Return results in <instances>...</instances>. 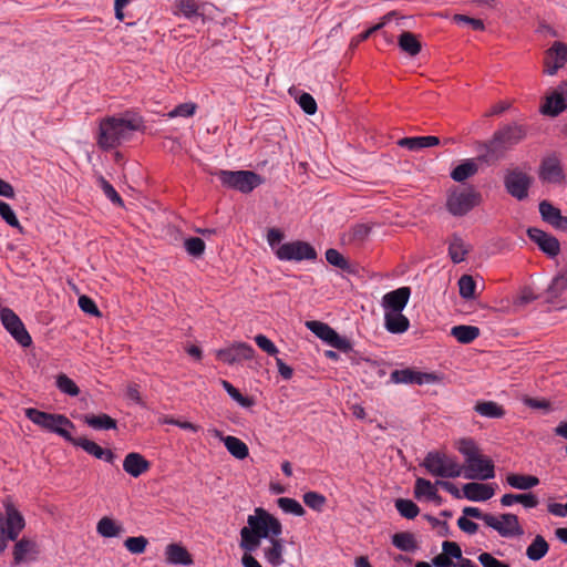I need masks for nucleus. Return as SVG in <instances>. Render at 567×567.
I'll return each mask as SVG.
<instances>
[{"mask_svg":"<svg viewBox=\"0 0 567 567\" xmlns=\"http://www.w3.org/2000/svg\"><path fill=\"white\" fill-rule=\"evenodd\" d=\"M142 124L138 116H107L100 122L96 144L103 151L116 148L130 141L134 132L141 130Z\"/></svg>","mask_w":567,"mask_h":567,"instance_id":"f257e3e1","label":"nucleus"},{"mask_svg":"<svg viewBox=\"0 0 567 567\" xmlns=\"http://www.w3.org/2000/svg\"><path fill=\"white\" fill-rule=\"evenodd\" d=\"M526 137V130L519 124H509L498 128L493 137L480 146V161L489 163L501 159L507 150Z\"/></svg>","mask_w":567,"mask_h":567,"instance_id":"f03ea898","label":"nucleus"},{"mask_svg":"<svg viewBox=\"0 0 567 567\" xmlns=\"http://www.w3.org/2000/svg\"><path fill=\"white\" fill-rule=\"evenodd\" d=\"M457 450L465 458V478L486 481L495 477L493 461L480 452L472 439H461Z\"/></svg>","mask_w":567,"mask_h":567,"instance_id":"7ed1b4c3","label":"nucleus"},{"mask_svg":"<svg viewBox=\"0 0 567 567\" xmlns=\"http://www.w3.org/2000/svg\"><path fill=\"white\" fill-rule=\"evenodd\" d=\"M422 466L433 476L455 478L461 476L463 467L456 458L442 452L432 451L426 454Z\"/></svg>","mask_w":567,"mask_h":567,"instance_id":"20e7f679","label":"nucleus"},{"mask_svg":"<svg viewBox=\"0 0 567 567\" xmlns=\"http://www.w3.org/2000/svg\"><path fill=\"white\" fill-rule=\"evenodd\" d=\"M213 174L219 178L223 186L244 194L252 192L264 183V178L252 171L218 169Z\"/></svg>","mask_w":567,"mask_h":567,"instance_id":"39448f33","label":"nucleus"},{"mask_svg":"<svg viewBox=\"0 0 567 567\" xmlns=\"http://www.w3.org/2000/svg\"><path fill=\"white\" fill-rule=\"evenodd\" d=\"M25 416L34 424L59 434L66 441L72 440V435L66 427L73 429L74 424L66 416L42 412L33 408L25 409Z\"/></svg>","mask_w":567,"mask_h":567,"instance_id":"423d86ee","label":"nucleus"},{"mask_svg":"<svg viewBox=\"0 0 567 567\" xmlns=\"http://www.w3.org/2000/svg\"><path fill=\"white\" fill-rule=\"evenodd\" d=\"M247 528L261 538L271 539L282 534V525L278 518L262 507H257L247 518Z\"/></svg>","mask_w":567,"mask_h":567,"instance_id":"0eeeda50","label":"nucleus"},{"mask_svg":"<svg viewBox=\"0 0 567 567\" xmlns=\"http://www.w3.org/2000/svg\"><path fill=\"white\" fill-rule=\"evenodd\" d=\"M481 202V194L474 187H455L446 200V208L453 216H464Z\"/></svg>","mask_w":567,"mask_h":567,"instance_id":"6e6552de","label":"nucleus"},{"mask_svg":"<svg viewBox=\"0 0 567 567\" xmlns=\"http://www.w3.org/2000/svg\"><path fill=\"white\" fill-rule=\"evenodd\" d=\"M278 259L284 261L313 260L317 258L315 248L301 240H295L278 246L275 250Z\"/></svg>","mask_w":567,"mask_h":567,"instance_id":"1a4fd4ad","label":"nucleus"},{"mask_svg":"<svg viewBox=\"0 0 567 567\" xmlns=\"http://www.w3.org/2000/svg\"><path fill=\"white\" fill-rule=\"evenodd\" d=\"M0 319L6 330L12 338L22 347H30L32 338L27 331L23 322L17 313L10 308H2L0 310Z\"/></svg>","mask_w":567,"mask_h":567,"instance_id":"9d476101","label":"nucleus"},{"mask_svg":"<svg viewBox=\"0 0 567 567\" xmlns=\"http://www.w3.org/2000/svg\"><path fill=\"white\" fill-rule=\"evenodd\" d=\"M538 177L543 183L547 184H561L564 182V169L557 154H549L542 159Z\"/></svg>","mask_w":567,"mask_h":567,"instance_id":"9b49d317","label":"nucleus"},{"mask_svg":"<svg viewBox=\"0 0 567 567\" xmlns=\"http://www.w3.org/2000/svg\"><path fill=\"white\" fill-rule=\"evenodd\" d=\"M504 184L507 192L518 200L525 199L528 195V188L532 184V178L518 168L507 172L504 178Z\"/></svg>","mask_w":567,"mask_h":567,"instance_id":"f8f14e48","label":"nucleus"},{"mask_svg":"<svg viewBox=\"0 0 567 567\" xmlns=\"http://www.w3.org/2000/svg\"><path fill=\"white\" fill-rule=\"evenodd\" d=\"M254 355L255 349L246 342H236L216 352L218 360L230 365L241 361L251 360Z\"/></svg>","mask_w":567,"mask_h":567,"instance_id":"ddd939ff","label":"nucleus"},{"mask_svg":"<svg viewBox=\"0 0 567 567\" xmlns=\"http://www.w3.org/2000/svg\"><path fill=\"white\" fill-rule=\"evenodd\" d=\"M488 527L495 529L502 537L522 536L524 534L518 517L511 513L502 514L499 517L493 515L489 518Z\"/></svg>","mask_w":567,"mask_h":567,"instance_id":"4468645a","label":"nucleus"},{"mask_svg":"<svg viewBox=\"0 0 567 567\" xmlns=\"http://www.w3.org/2000/svg\"><path fill=\"white\" fill-rule=\"evenodd\" d=\"M390 379L393 383L404 384H431L439 381V378L434 373L421 372L410 368L402 370H394L390 374Z\"/></svg>","mask_w":567,"mask_h":567,"instance_id":"2eb2a0df","label":"nucleus"},{"mask_svg":"<svg viewBox=\"0 0 567 567\" xmlns=\"http://www.w3.org/2000/svg\"><path fill=\"white\" fill-rule=\"evenodd\" d=\"M567 62V44L556 41L545 52L544 72L554 75Z\"/></svg>","mask_w":567,"mask_h":567,"instance_id":"dca6fc26","label":"nucleus"},{"mask_svg":"<svg viewBox=\"0 0 567 567\" xmlns=\"http://www.w3.org/2000/svg\"><path fill=\"white\" fill-rule=\"evenodd\" d=\"M527 236L549 257H556L560 252V244L553 235L547 234L539 228L530 227L527 229Z\"/></svg>","mask_w":567,"mask_h":567,"instance_id":"f3484780","label":"nucleus"},{"mask_svg":"<svg viewBox=\"0 0 567 567\" xmlns=\"http://www.w3.org/2000/svg\"><path fill=\"white\" fill-rule=\"evenodd\" d=\"M410 296H411V288L405 287V286L386 292L382 297V302H381V305L384 309V313L402 312L409 302Z\"/></svg>","mask_w":567,"mask_h":567,"instance_id":"a211bd4d","label":"nucleus"},{"mask_svg":"<svg viewBox=\"0 0 567 567\" xmlns=\"http://www.w3.org/2000/svg\"><path fill=\"white\" fill-rule=\"evenodd\" d=\"M542 219L557 230L567 231V217L561 215L559 208L551 203L543 200L539 203Z\"/></svg>","mask_w":567,"mask_h":567,"instance_id":"6ab92c4d","label":"nucleus"},{"mask_svg":"<svg viewBox=\"0 0 567 567\" xmlns=\"http://www.w3.org/2000/svg\"><path fill=\"white\" fill-rule=\"evenodd\" d=\"M6 525L7 538L10 540H16L25 525L23 516L12 504L6 505Z\"/></svg>","mask_w":567,"mask_h":567,"instance_id":"aec40b11","label":"nucleus"},{"mask_svg":"<svg viewBox=\"0 0 567 567\" xmlns=\"http://www.w3.org/2000/svg\"><path fill=\"white\" fill-rule=\"evenodd\" d=\"M70 442L75 446L82 447L87 454H91L99 460H104L107 463H113L115 460V454L111 450H104L99 444L86 437H72Z\"/></svg>","mask_w":567,"mask_h":567,"instance_id":"412c9836","label":"nucleus"},{"mask_svg":"<svg viewBox=\"0 0 567 567\" xmlns=\"http://www.w3.org/2000/svg\"><path fill=\"white\" fill-rule=\"evenodd\" d=\"M39 554L37 543L23 537L16 543L13 548V564L20 565L27 560H33Z\"/></svg>","mask_w":567,"mask_h":567,"instance_id":"4be33fe9","label":"nucleus"},{"mask_svg":"<svg viewBox=\"0 0 567 567\" xmlns=\"http://www.w3.org/2000/svg\"><path fill=\"white\" fill-rule=\"evenodd\" d=\"M495 494L493 486L483 483H467L463 486V496L472 502H485Z\"/></svg>","mask_w":567,"mask_h":567,"instance_id":"5701e85b","label":"nucleus"},{"mask_svg":"<svg viewBox=\"0 0 567 567\" xmlns=\"http://www.w3.org/2000/svg\"><path fill=\"white\" fill-rule=\"evenodd\" d=\"M151 464L140 453H128L123 461L124 471L133 477H138L143 473L147 472Z\"/></svg>","mask_w":567,"mask_h":567,"instance_id":"b1692460","label":"nucleus"},{"mask_svg":"<svg viewBox=\"0 0 567 567\" xmlns=\"http://www.w3.org/2000/svg\"><path fill=\"white\" fill-rule=\"evenodd\" d=\"M166 561L172 565L189 566L193 564V558L188 550L178 544H169L165 548Z\"/></svg>","mask_w":567,"mask_h":567,"instance_id":"393cba45","label":"nucleus"},{"mask_svg":"<svg viewBox=\"0 0 567 567\" xmlns=\"http://www.w3.org/2000/svg\"><path fill=\"white\" fill-rule=\"evenodd\" d=\"M440 140L436 136H413L403 137L398 141V145L412 152H416L426 147L439 145Z\"/></svg>","mask_w":567,"mask_h":567,"instance_id":"a878e982","label":"nucleus"},{"mask_svg":"<svg viewBox=\"0 0 567 567\" xmlns=\"http://www.w3.org/2000/svg\"><path fill=\"white\" fill-rule=\"evenodd\" d=\"M269 543L270 545L264 548V556L271 566L278 567L284 564V542L279 536H275Z\"/></svg>","mask_w":567,"mask_h":567,"instance_id":"bb28decb","label":"nucleus"},{"mask_svg":"<svg viewBox=\"0 0 567 567\" xmlns=\"http://www.w3.org/2000/svg\"><path fill=\"white\" fill-rule=\"evenodd\" d=\"M384 326L391 333H403L410 328V320L402 312H386Z\"/></svg>","mask_w":567,"mask_h":567,"instance_id":"cd10ccee","label":"nucleus"},{"mask_svg":"<svg viewBox=\"0 0 567 567\" xmlns=\"http://www.w3.org/2000/svg\"><path fill=\"white\" fill-rule=\"evenodd\" d=\"M567 109V102L560 96L556 90L546 97L540 111L545 115L557 116Z\"/></svg>","mask_w":567,"mask_h":567,"instance_id":"c85d7f7f","label":"nucleus"},{"mask_svg":"<svg viewBox=\"0 0 567 567\" xmlns=\"http://www.w3.org/2000/svg\"><path fill=\"white\" fill-rule=\"evenodd\" d=\"M549 550V544L542 535H536L526 548V556L529 560L538 561L544 558Z\"/></svg>","mask_w":567,"mask_h":567,"instance_id":"c756f323","label":"nucleus"},{"mask_svg":"<svg viewBox=\"0 0 567 567\" xmlns=\"http://www.w3.org/2000/svg\"><path fill=\"white\" fill-rule=\"evenodd\" d=\"M514 503H520L525 508H535L539 501L533 493L505 494L501 497V504L503 506H512Z\"/></svg>","mask_w":567,"mask_h":567,"instance_id":"7c9ffc66","label":"nucleus"},{"mask_svg":"<svg viewBox=\"0 0 567 567\" xmlns=\"http://www.w3.org/2000/svg\"><path fill=\"white\" fill-rule=\"evenodd\" d=\"M478 172V165L472 158L463 161L451 173V177L458 183L466 181Z\"/></svg>","mask_w":567,"mask_h":567,"instance_id":"2f4dec72","label":"nucleus"},{"mask_svg":"<svg viewBox=\"0 0 567 567\" xmlns=\"http://www.w3.org/2000/svg\"><path fill=\"white\" fill-rule=\"evenodd\" d=\"M468 254V247L465 245L464 240L457 236L453 235L449 241V255L454 264L462 262L466 255Z\"/></svg>","mask_w":567,"mask_h":567,"instance_id":"473e14b6","label":"nucleus"},{"mask_svg":"<svg viewBox=\"0 0 567 567\" xmlns=\"http://www.w3.org/2000/svg\"><path fill=\"white\" fill-rule=\"evenodd\" d=\"M399 47L402 51L414 56L420 53L422 45L416 34L404 31L399 37Z\"/></svg>","mask_w":567,"mask_h":567,"instance_id":"72a5a7b5","label":"nucleus"},{"mask_svg":"<svg viewBox=\"0 0 567 567\" xmlns=\"http://www.w3.org/2000/svg\"><path fill=\"white\" fill-rule=\"evenodd\" d=\"M451 334L461 343L473 342L480 336V328L475 326L460 324L451 329Z\"/></svg>","mask_w":567,"mask_h":567,"instance_id":"f704fd0d","label":"nucleus"},{"mask_svg":"<svg viewBox=\"0 0 567 567\" xmlns=\"http://www.w3.org/2000/svg\"><path fill=\"white\" fill-rule=\"evenodd\" d=\"M227 451L236 458L244 460L248 456L249 450L245 442L236 436L221 437Z\"/></svg>","mask_w":567,"mask_h":567,"instance_id":"c9c22d12","label":"nucleus"},{"mask_svg":"<svg viewBox=\"0 0 567 567\" xmlns=\"http://www.w3.org/2000/svg\"><path fill=\"white\" fill-rule=\"evenodd\" d=\"M84 423L94 430H114L116 429V421L107 414H86Z\"/></svg>","mask_w":567,"mask_h":567,"instance_id":"e433bc0d","label":"nucleus"},{"mask_svg":"<svg viewBox=\"0 0 567 567\" xmlns=\"http://www.w3.org/2000/svg\"><path fill=\"white\" fill-rule=\"evenodd\" d=\"M506 482L513 488L523 491L530 489L539 484L538 477L523 474H508L506 477Z\"/></svg>","mask_w":567,"mask_h":567,"instance_id":"4c0bfd02","label":"nucleus"},{"mask_svg":"<svg viewBox=\"0 0 567 567\" xmlns=\"http://www.w3.org/2000/svg\"><path fill=\"white\" fill-rule=\"evenodd\" d=\"M474 410L480 415L491 419H499L505 414L504 409L494 401H478Z\"/></svg>","mask_w":567,"mask_h":567,"instance_id":"58836bf2","label":"nucleus"},{"mask_svg":"<svg viewBox=\"0 0 567 567\" xmlns=\"http://www.w3.org/2000/svg\"><path fill=\"white\" fill-rule=\"evenodd\" d=\"M174 13L176 16H183L188 20H193L194 18L202 16L199 12V6L195 0H177Z\"/></svg>","mask_w":567,"mask_h":567,"instance_id":"ea45409f","label":"nucleus"},{"mask_svg":"<svg viewBox=\"0 0 567 567\" xmlns=\"http://www.w3.org/2000/svg\"><path fill=\"white\" fill-rule=\"evenodd\" d=\"M96 532L103 537L111 538L118 536L123 532V527L116 524L114 519L104 516L99 520Z\"/></svg>","mask_w":567,"mask_h":567,"instance_id":"a19ab883","label":"nucleus"},{"mask_svg":"<svg viewBox=\"0 0 567 567\" xmlns=\"http://www.w3.org/2000/svg\"><path fill=\"white\" fill-rule=\"evenodd\" d=\"M261 537L252 533L246 526L240 529V548L247 554L255 551L261 543Z\"/></svg>","mask_w":567,"mask_h":567,"instance_id":"79ce46f5","label":"nucleus"},{"mask_svg":"<svg viewBox=\"0 0 567 567\" xmlns=\"http://www.w3.org/2000/svg\"><path fill=\"white\" fill-rule=\"evenodd\" d=\"M414 494L416 497L425 496L431 501L440 499L435 485H433L429 480L421 477L415 481Z\"/></svg>","mask_w":567,"mask_h":567,"instance_id":"37998d69","label":"nucleus"},{"mask_svg":"<svg viewBox=\"0 0 567 567\" xmlns=\"http://www.w3.org/2000/svg\"><path fill=\"white\" fill-rule=\"evenodd\" d=\"M392 544L403 551H413L417 548L414 535L409 532L394 534L392 536Z\"/></svg>","mask_w":567,"mask_h":567,"instance_id":"c03bdc74","label":"nucleus"},{"mask_svg":"<svg viewBox=\"0 0 567 567\" xmlns=\"http://www.w3.org/2000/svg\"><path fill=\"white\" fill-rule=\"evenodd\" d=\"M306 327L313 332L318 338L323 340L324 342L329 343L330 339L332 338L336 330H333L330 326L327 323L311 320L306 322Z\"/></svg>","mask_w":567,"mask_h":567,"instance_id":"a18cd8bd","label":"nucleus"},{"mask_svg":"<svg viewBox=\"0 0 567 567\" xmlns=\"http://www.w3.org/2000/svg\"><path fill=\"white\" fill-rule=\"evenodd\" d=\"M395 508L398 509V512L400 513L401 516H403L408 519L415 518L420 513L419 506L411 499H405V498L396 499Z\"/></svg>","mask_w":567,"mask_h":567,"instance_id":"49530a36","label":"nucleus"},{"mask_svg":"<svg viewBox=\"0 0 567 567\" xmlns=\"http://www.w3.org/2000/svg\"><path fill=\"white\" fill-rule=\"evenodd\" d=\"M221 385L228 395L236 401L243 408H250L254 404V400L251 398L245 396L240 393L238 389H236L230 382L226 380H221Z\"/></svg>","mask_w":567,"mask_h":567,"instance_id":"de8ad7c7","label":"nucleus"},{"mask_svg":"<svg viewBox=\"0 0 567 567\" xmlns=\"http://www.w3.org/2000/svg\"><path fill=\"white\" fill-rule=\"evenodd\" d=\"M475 288H476V282L472 276L463 275L458 279V291H460V296L463 299H467V300L474 299L475 298Z\"/></svg>","mask_w":567,"mask_h":567,"instance_id":"09e8293b","label":"nucleus"},{"mask_svg":"<svg viewBox=\"0 0 567 567\" xmlns=\"http://www.w3.org/2000/svg\"><path fill=\"white\" fill-rule=\"evenodd\" d=\"M278 506L285 512L296 516H303L306 511L301 504L290 497H280L277 499Z\"/></svg>","mask_w":567,"mask_h":567,"instance_id":"8fccbe9b","label":"nucleus"},{"mask_svg":"<svg viewBox=\"0 0 567 567\" xmlns=\"http://www.w3.org/2000/svg\"><path fill=\"white\" fill-rule=\"evenodd\" d=\"M56 386L61 392L71 396H76L80 393V389L75 382L63 373L56 377Z\"/></svg>","mask_w":567,"mask_h":567,"instance_id":"3c124183","label":"nucleus"},{"mask_svg":"<svg viewBox=\"0 0 567 567\" xmlns=\"http://www.w3.org/2000/svg\"><path fill=\"white\" fill-rule=\"evenodd\" d=\"M147 545H148V540L144 536L127 537L124 540L125 548L131 554H135V555L143 554L146 550Z\"/></svg>","mask_w":567,"mask_h":567,"instance_id":"603ef678","label":"nucleus"},{"mask_svg":"<svg viewBox=\"0 0 567 567\" xmlns=\"http://www.w3.org/2000/svg\"><path fill=\"white\" fill-rule=\"evenodd\" d=\"M303 503L311 509L321 512L327 503V498L318 492H307L303 494Z\"/></svg>","mask_w":567,"mask_h":567,"instance_id":"864d4df0","label":"nucleus"},{"mask_svg":"<svg viewBox=\"0 0 567 567\" xmlns=\"http://www.w3.org/2000/svg\"><path fill=\"white\" fill-rule=\"evenodd\" d=\"M327 261L344 271H351L350 262L337 250L330 248L326 251Z\"/></svg>","mask_w":567,"mask_h":567,"instance_id":"5fc2aeb1","label":"nucleus"},{"mask_svg":"<svg viewBox=\"0 0 567 567\" xmlns=\"http://www.w3.org/2000/svg\"><path fill=\"white\" fill-rule=\"evenodd\" d=\"M97 183L101 189L103 190L104 195L114 204L120 207L123 206V199L118 195V193L115 190V188L103 177H97Z\"/></svg>","mask_w":567,"mask_h":567,"instance_id":"6e6d98bb","label":"nucleus"},{"mask_svg":"<svg viewBox=\"0 0 567 567\" xmlns=\"http://www.w3.org/2000/svg\"><path fill=\"white\" fill-rule=\"evenodd\" d=\"M186 251L193 257H200L205 251V241L199 237H189L184 243Z\"/></svg>","mask_w":567,"mask_h":567,"instance_id":"4d7b16f0","label":"nucleus"},{"mask_svg":"<svg viewBox=\"0 0 567 567\" xmlns=\"http://www.w3.org/2000/svg\"><path fill=\"white\" fill-rule=\"evenodd\" d=\"M567 289V270L557 275L548 287V293L551 297H558Z\"/></svg>","mask_w":567,"mask_h":567,"instance_id":"13d9d810","label":"nucleus"},{"mask_svg":"<svg viewBox=\"0 0 567 567\" xmlns=\"http://www.w3.org/2000/svg\"><path fill=\"white\" fill-rule=\"evenodd\" d=\"M0 216L11 227H20L19 219L17 218L13 209L8 203L2 200H0Z\"/></svg>","mask_w":567,"mask_h":567,"instance_id":"bf43d9fd","label":"nucleus"},{"mask_svg":"<svg viewBox=\"0 0 567 567\" xmlns=\"http://www.w3.org/2000/svg\"><path fill=\"white\" fill-rule=\"evenodd\" d=\"M197 106L195 103H183L173 109L168 116L171 118L182 116V117H190L195 114Z\"/></svg>","mask_w":567,"mask_h":567,"instance_id":"052dcab7","label":"nucleus"},{"mask_svg":"<svg viewBox=\"0 0 567 567\" xmlns=\"http://www.w3.org/2000/svg\"><path fill=\"white\" fill-rule=\"evenodd\" d=\"M370 233V227L363 224L353 226L349 233L350 240L352 243H362L367 239Z\"/></svg>","mask_w":567,"mask_h":567,"instance_id":"680f3d73","label":"nucleus"},{"mask_svg":"<svg viewBox=\"0 0 567 567\" xmlns=\"http://www.w3.org/2000/svg\"><path fill=\"white\" fill-rule=\"evenodd\" d=\"M255 342L262 351L269 355H276L278 353V348L275 346V343L264 334H257L255 337Z\"/></svg>","mask_w":567,"mask_h":567,"instance_id":"e2e57ef3","label":"nucleus"},{"mask_svg":"<svg viewBox=\"0 0 567 567\" xmlns=\"http://www.w3.org/2000/svg\"><path fill=\"white\" fill-rule=\"evenodd\" d=\"M328 344L346 353L352 350L351 342L347 338L338 334L337 331L333 333Z\"/></svg>","mask_w":567,"mask_h":567,"instance_id":"0e129e2a","label":"nucleus"},{"mask_svg":"<svg viewBox=\"0 0 567 567\" xmlns=\"http://www.w3.org/2000/svg\"><path fill=\"white\" fill-rule=\"evenodd\" d=\"M298 103L300 107L305 111V113L312 115L317 111L316 100L309 93H302L299 96Z\"/></svg>","mask_w":567,"mask_h":567,"instance_id":"69168bd1","label":"nucleus"},{"mask_svg":"<svg viewBox=\"0 0 567 567\" xmlns=\"http://www.w3.org/2000/svg\"><path fill=\"white\" fill-rule=\"evenodd\" d=\"M79 307L85 313L93 316L100 315L96 303L87 296H81L79 298Z\"/></svg>","mask_w":567,"mask_h":567,"instance_id":"338daca9","label":"nucleus"},{"mask_svg":"<svg viewBox=\"0 0 567 567\" xmlns=\"http://www.w3.org/2000/svg\"><path fill=\"white\" fill-rule=\"evenodd\" d=\"M442 549L443 553L447 555V557H450L451 559L456 558L460 561L461 558H463L461 547L458 546L457 543L445 540L442 544Z\"/></svg>","mask_w":567,"mask_h":567,"instance_id":"774afa93","label":"nucleus"}]
</instances>
